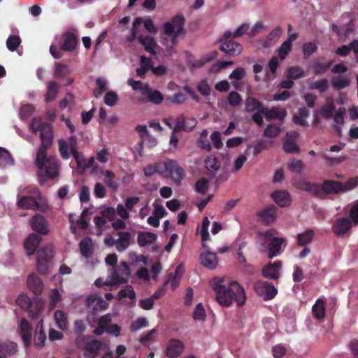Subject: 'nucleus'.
Here are the masks:
<instances>
[{"label": "nucleus", "mask_w": 358, "mask_h": 358, "mask_svg": "<svg viewBox=\"0 0 358 358\" xmlns=\"http://www.w3.org/2000/svg\"><path fill=\"white\" fill-rule=\"evenodd\" d=\"M29 128L34 134L40 132L41 144L36 152L35 164L38 169L39 182L44 185L48 180H53L59 176V164L58 159L53 156H48V150L51 147L53 141V129L52 125L43 122L41 117H34Z\"/></svg>", "instance_id": "nucleus-1"}, {"label": "nucleus", "mask_w": 358, "mask_h": 358, "mask_svg": "<svg viewBox=\"0 0 358 358\" xmlns=\"http://www.w3.org/2000/svg\"><path fill=\"white\" fill-rule=\"evenodd\" d=\"M210 285L215 292L217 301L221 306L229 307L234 301L237 303L238 306L244 305L245 293L237 282L232 281L226 285L224 279L215 278L210 282Z\"/></svg>", "instance_id": "nucleus-2"}, {"label": "nucleus", "mask_w": 358, "mask_h": 358, "mask_svg": "<svg viewBox=\"0 0 358 358\" xmlns=\"http://www.w3.org/2000/svg\"><path fill=\"white\" fill-rule=\"evenodd\" d=\"M296 188L307 192L318 199H324L327 194H338L342 192L343 182L334 180H324L322 184L311 182L304 179L296 180Z\"/></svg>", "instance_id": "nucleus-3"}, {"label": "nucleus", "mask_w": 358, "mask_h": 358, "mask_svg": "<svg viewBox=\"0 0 358 358\" xmlns=\"http://www.w3.org/2000/svg\"><path fill=\"white\" fill-rule=\"evenodd\" d=\"M185 17L180 13L173 17L170 21L166 22L163 25V32L171 38L172 45H176L177 38L185 35Z\"/></svg>", "instance_id": "nucleus-4"}, {"label": "nucleus", "mask_w": 358, "mask_h": 358, "mask_svg": "<svg viewBox=\"0 0 358 358\" xmlns=\"http://www.w3.org/2000/svg\"><path fill=\"white\" fill-rule=\"evenodd\" d=\"M77 43L78 38L73 33L64 32L59 43L60 49L52 44L50 47V52L55 59H58L63 56L62 50L72 52L76 49Z\"/></svg>", "instance_id": "nucleus-5"}, {"label": "nucleus", "mask_w": 358, "mask_h": 358, "mask_svg": "<svg viewBox=\"0 0 358 358\" xmlns=\"http://www.w3.org/2000/svg\"><path fill=\"white\" fill-rule=\"evenodd\" d=\"M41 197L40 191L34 188L29 192L28 195L22 196L18 199L17 206L22 209L38 210L41 208L38 201Z\"/></svg>", "instance_id": "nucleus-6"}, {"label": "nucleus", "mask_w": 358, "mask_h": 358, "mask_svg": "<svg viewBox=\"0 0 358 358\" xmlns=\"http://www.w3.org/2000/svg\"><path fill=\"white\" fill-rule=\"evenodd\" d=\"M163 166L164 176L169 174L174 182L178 186H180L181 185V180L185 178V172L178 164V162L173 159H168L163 162Z\"/></svg>", "instance_id": "nucleus-7"}, {"label": "nucleus", "mask_w": 358, "mask_h": 358, "mask_svg": "<svg viewBox=\"0 0 358 358\" xmlns=\"http://www.w3.org/2000/svg\"><path fill=\"white\" fill-rule=\"evenodd\" d=\"M53 247L52 245H46L39 249L37 255V271L40 274L46 275L49 271V260L52 257Z\"/></svg>", "instance_id": "nucleus-8"}, {"label": "nucleus", "mask_w": 358, "mask_h": 358, "mask_svg": "<svg viewBox=\"0 0 358 358\" xmlns=\"http://www.w3.org/2000/svg\"><path fill=\"white\" fill-rule=\"evenodd\" d=\"M254 289L257 294L265 301L273 299L278 293V290L274 285L263 280L255 282Z\"/></svg>", "instance_id": "nucleus-9"}, {"label": "nucleus", "mask_w": 358, "mask_h": 358, "mask_svg": "<svg viewBox=\"0 0 358 358\" xmlns=\"http://www.w3.org/2000/svg\"><path fill=\"white\" fill-rule=\"evenodd\" d=\"M129 275V267L125 262H122L120 266L113 269L111 273V281L106 285H118L127 282Z\"/></svg>", "instance_id": "nucleus-10"}, {"label": "nucleus", "mask_w": 358, "mask_h": 358, "mask_svg": "<svg viewBox=\"0 0 358 358\" xmlns=\"http://www.w3.org/2000/svg\"><path fill=\"white\" fill-rule=\"evenodd\" d=\"M233 38L227 39L222 36L220 50L230 56H236L241 53L243 47L240 43L233 41Z\"/></svg>", "instance_id": "nucleus-11"}, {"label": "nucleus", "mask_w": 358, "mask_h": 358, "mask_svg": "<svg viewBox=\"0 0 358 358\" xmlns=\"http://www.w3.org/2000/svg\"><path fill=\"white\" fill-rule=\"evenodd\" d=\"M196 124L197 121L194 117H185L183 115H180L176 119L173 132L180 131L190 132L196 127Z\"/></svg>", "instance_id": "nucleus-12"}, {"label": "nucleus", "mask_w": 358, "mask_h": 358, "mask_svg": "<svg viewBox=\"0 0 358 358\" xmlns=\"http://www.w3.org/2000/svg\"><path fill=\"white\" fill-rule=\"evenodd\" d=\"M31 229L41 235H47L49 233L48 224L43 215L36 214L30 221Z\"/></svg>", "instance_id": "nucleus-13"}, {"label": "nucleus", "mask_w": 358, "mask_h": 358, "mask_svg": "<svg viewBox=\"0 0 358 358\" xmlns=\"http://www.w3.org/2000/svg\"><path fill=\"white\" fill-rule=\"evenodd\" d=\"M185 345L179 339L171 338L169 340L166 350V355L169 358H177L184 351Z\"/></svg>", "instance_id": "nucleus-14"}, {"label": "nucleus", "mask_w": 358, "mask_h": 358, "mask_svg": "<svg viewBox=\"0 0 358 358\" xmlns=\"http://www.w3.org/2000/svg\"><path fill=\"white\" fill-rule=\"evenodd\" d=\"M19 332L25 347L30 346L32 338V327L24 318H22L20 321Z\"/></svg>", "instance_id": "nucleus-15"}, {"label": "nucleus", "mask_w": 358, "mask_h": 358, "mask_svg": "<svg viewBox=\"0 0 358 358\" xmlns=\"http://www.w3.org/2000/svg\"><path fill=\"white\" fill-rule=\"evenodd\" d=\"M352 227V222L348 217L337 219L332 225L333 232L338 236H343Z\"/></svg>", "instance_id": "nucleus-16"}, {"label": "nucleus", "mask_w": 358, "mask_h": 358, "mask_svg": "<svg viewBox=\"0 0 358 358\" xmlns=\"http://www.w3.org/2000/svg\"><path fill=\"white\" fill-rule=\"evenodd\" d=\"M17 348V345L15 342L10 341L0 342V358H9L15 355Z\"/></svg>", "instance_id": "nucleus-17"}, {"label": "nucleus", "mask_w": 358, "mask_h": 358, "mask_svg": "<svg viewBox=\"0 0 358 358\" xmlns=\"http://www.w3.org/2000/svg\"><path fill=\"white\" fill-rule=\"evenodd\" d=\"M41 241V237L36 234H31L26 238L24 248L27 255L30 256L35 253Z\"/></svg>", "instance_id": "nucleus-18"}, {"label": "nucleus", "mask_w": 358, "mask_h": 358, "mask_svg": "<svg viewBox=\"0 0 358 358\" xmlns=\"http://www.w3.org/2000/svg\"><path fill=\"white\" fill-rule=\"evenodd\" d=\"M143 96H146V101H149L155 104H159L164 100L162 94L157 90L152 89L148 84L145 85Z\"/></svg>", "instance_id": "nucleus-19"}, {"label": "nucleus", "mask_w": 358, "mask_h": 358, "mask_svg": "<svg viewBox=\"0 0 358 358\" xmlns=\"http://www.w3.org/2000/svg\"><path fill=\"white\" fill-rule=\"evenodd\" d=\"M281 266V262L277 261L268 264L262 269V275L265 278L278 280L280 277L279 268Z\"/></svg>", "instance_id": "nucleus-20"}, {"label": "nucleus", "mask_w": 358, "mask_h": 358, "mask_svg": "<svg viewBox=\"0 0 358 358\" xmlns=\"http://www.w3.org/2000/svg\"><path fill=\"white\" fill-rule=\"evenodd\" d=\"M27 286L35 295H40L43 289V284L41 278L34 273L28 276Z\"/></svg>", "instance_id": "nucleus-21"}, {"label": "nucleus", "mask_w": 358, "mask_h": 358, "mask_svg": "<svg viewBox=\"0 0 358 358\" xmlns=\"http://www.w3.org/2000/svg\"><path fill=\"white\" fill-rule=\"evenodd\" d=\"M201 264L209 269H214L218 264L217 254L211 252H203L200 256Z\"/></svg>", "instance_id": "nucleus-22"}, {"label": "nucleus", "mask_w": 358, "mask_h": 358, "mask_svg": "<svg viewBox=\"0 0 358 358\" xmlns=\"http://www.w3.org/2000/svg\"><path fill=\"white\" fill-rule=\"evenodd\" d=\"M282 33L280 27L274 28L263 40L262 45L264 48H269L273 46L280 38Z\"/></svg>", "instance_id": "nucleus-23"}, {"label": "nucleus", "mask_w": 358, "mask_h": 358, "mask_svg": "<svg viewBox=\"0 0 358 358\" xmlns=\"http://www.w3.org/2000/svg\"><path fill=\"white\" fill-rule=\"evenodd\" d=\"M277 208L274 205L265 208L257 213L259 218L266 224H270L275 220L277 215Z\"/></svg>", "instance_id": "nucleus-24"}, {"label": "nucleus", "mask_w": 358, "mask_h": 358, "mask_svg": "<svg viewBox=\"0 0 358 358\" xmlns=\"http://www.w3.org/2000/svg\"><path fill=\"white\" fill-rule=\"evenodd\" d=\"M119 238L116 240V249L118 252L126 250L130 245L131 233L129 231H118Z\"/></svg>", "instance_id": "nucleus-25"}, {"label": "nucleus", "mask_w": 358, "mask_h": 358, "mask_svg": "<svg viewBox=\"0 0 358 358\" xmlns=\"http://www.w3.org/2000/svg\"><path fill=\"white\" fill-rule=\"evenodd\" d=\"M138 41L144 47L146 52L152 55H156L155 48L157 46V43L152 36L140 35L138 36Z\"/></svg>", "instance_id": "nucleus-26"}, {"label": "nucleus", "mask_w": 358, "mask_h": 358, "mask_svg": "<svg viewBox=\"0 0 358 358\" xmlns=\"http://www.w3.org/2000/svg\"><path fill=\"white\" fill-rule=\"evenodd\" d=\"M271 196L280 207L288 206L291 203L290 195L287 191H275L271 194Z\"/></svg>", "instance_id": "nucleus-27"}, {"label": "nucleus", "mask_w": 358, "mask_h": 358, "mask_svg": "<svg viewBox=\"0 0 358 358\" xmlns=\"http://www.w3.org/2000/svg\"><path fill=\"white\" fill-rule=\"evenodd\" d=\"M261 112L267 119L282 120L287 115V112L285 109H279L277 107H272L271 109L262 108L261 109Z\"/></svg>", "instance_id": "nucleus-28"}, {"label": "nucleus", "mask_w": 358, "mask_h": 358, "mask_svg": "<svg viewBox=\"0 0 358 358\" xmlns=\"http://www.w3.org/2000/svg\"><path fill=\"white\" fill-rule=\"evenodd\" d=\"M80 254L86 259L90 258L94 252L92 241L90 237H85L79 243Z\"/></svg>", "instance_id": "nucleus-29"}, {"label": "nucleus", "mask_w": 358, "mask_h": 358, "mask_svg": "<svg viewBox=\"0 0 358 358\" xmlns=\"http://www.w3.org/2000/svg\"><path fill=\"white\" fill-rule=\"evenodd\" d=\"M285 241L284 238L278 237H273L271 239L268 244V258H273L280 254L282 245Z\"/></svg>", "instance_id": "nucleus-30"}, {"label": "nucleus", "mask_w": 358, "mask_h": 358, "mask_svg": "<svg viewBox=\"0 0 358 358\" xmlns=\"http://www.w3.org/2000/svg\"><path fill=\"white\" fill-rule=\"evenodd\" d=\"M46 341V334L43 329V320L37 324L34 338V345L38 348L44 346Z\"/></svg>", "instance_id": "nucleus-31"}, {"label": "nucleus", "mask_w": 358, "mask_h": 358, "mask_svg": "<svg viewBox=\"0 0 358 358\" xmlns=\"http://www.w3.org/2000/svg\"><path fill=\"white\" fill-rule=\"evenodd\" d=\"M157 238V235L152 232L141 231L137 236V243L140 247H145L155 242Z\"/></svg>", "instance_id": "nucleus-32"}, {"label": "nucleus", "mask_w": 358, "mask_h": 358, "mask_svg": "<svg viewBox=\"0 0 358 358\" xmlns=\"http://www.w3.org/2000/svg\"><path fill=\"white\" fill-rule=\"evenodd\" d=\"M101 347L102 343L100 341L92 339L86 344L85 348L90 355L85 354V356L87 358H96Z\"/></svg>", "instance_id": "nucleus-33"}, {"label": "nucleus", "mask_w": 358, "mask_h": 358, "mask_svg": "<svg viewBox=\"0 0 358 358\" xmlns=\"http://www.w3.org/2000/svg\"><path fill=\"white\" fill-rule=\"evenodd\" d=\"M59 90V85L55 81H50L47 84V93L45 99L47 102L52 101L57 97Z\"/></svg>", "instance_id": "nucleus-34"}, {"label": "nucleus", "mask_w": 358, "mask_h": 358, "mask_svg": "<svg viewBox=\"0 0 358 358\" xmlns=\"http://www.w3.org/2000/svg\"><path fill=\"white\" fill-rule=\"evenodd\" d=\"M336 110V106L333 100H328L327 103L321 108L320 114L324 119L329 120L334 116Z\"/></svg>", "instance_id": "nucleus-35"}, {"label": "nucleus", "mask_w": 358, "mask_h": 358, "mask_svg": "<svg viewBox=\"0 0 358 358\" xmlns=\"http://www.w3.org/2000/svg\"><path fill=\"white\" fill-rule=\"evenodd\" d=\"M313 316L317 320H322L325 317V303L322 299H317L312 308Z\"/></svg>", "instance_id": "nucleus-36"}, {"label": "nucleus", "mask_w": 358, "mask_h": 358, "mask_svg": "<svg viewBox=\"0 0 358 358\" xmlns=\"http://www.w3.org/2000/svg\"><path fill=\"white\" fill-rule=\"evenodd\" d=\"M250 29V25L248 23H243L241 26L238 27V29L231 32L230 31H226L223 34V37L224 38H238L242 36L243 34H246Z\"/></svg>", "instance_id": "nucleus-37"}, {"label": "nucleus", "mask_w": 358, "mask_h": 358, "mask_svg": "<svg viewBox=\"0 0 358 358\" xmlns=\"http://www.w3.org/2000/svg\"><path fill=\"white\" fill-rule=\"evenodd\" d=\"M163 167V162L148 165L143 169L144 174L147 177H151L155 173H159L161 176H164Z\"/></svg>", "instance_id": "nucleus-38"}, {"label": "nucleus", "mask_w": 358, "mask_h": 358, "mask_svg": "<svg viewBox=\"0 0 358 358\" xmlns=\"http://www.w3.org/2000/svg\"><path fill=\"white\" fill-rule=\"evenodd\" d=\"M350 85V80L344 76H338L331 80V85L334 90H343Z\"/></svg>", "instance_id": "nucleus-39"}, {"label": "nucleus", "mask_w": 358, "mask_h": 358, "mask_svg": "<svg viewBox=\"0 0 358 358\" xmlns=\"http://www.w3.org/2000/svg\"><path fill=\"white\" fill-rule=\"evenodd\" d=\"M112 321L111 316L109 314L101 316L98 320V326L94 329V334L97 336L101 335L106 332V325Z\"/></svg>", "instance_id": "nucleus-40"}, {"label": "nucleus", "mask_w": 358, "mask_h": 358, "mask_svg": "<svg viewBox=\"0 0 358 358\" xmlns=\"http://www.w3.org/2000/svg\"><path fill=\"white\" fill-rule=\"evenodd\" d=\"M314 237V231L312 229H307L303 233L299 234L297 236L298 245L305 246L310 243Z\"/></svg>", "instance_id": "nucleus-41"}, {"label": "nucleus", "mask_w": 358, "mask_h": 358, "mask_svg": "<svg viewBox=\"0 0 358 358\" xmlns=\"http://www.w3.org/2000/svg\"><path fill=\"white\" fill-rule=\"evenodd\" d=\"M54 317L59 329L66 330L68 326V321L66 314L60 310L55 312Z\"/></svg>", "instance_id": "nucleus-42"}, {"label": "nucleus", "mask_w": 358, "mask_h": 358, "mask_svg": "<svg viewBox=\"0 0 358 358\" xmlns=\"http://www.w3.org/2000/svg\"><path fill=\"white\" fill-rule=\"evenodd\" d=\"M329 87V81L327 78H322L319 80L314 81L309 85L310 90H317L320 93L325 92Z\"/></svg>", "instance_id": "nucleus-43"}, {"label": "nucleus", "mask_w": 358, "mask_h": 358, "mask_svg": "<svg viewBox=\"0 0 358 358\" xmlns=\"http://www.w3.org/2000/svg\"><path fill=\"white\" fill-rule=\"evenodd\" d=\"M304 75V71L302 68L296 66L287 69L286 78H290L292 80L302 78Z\"/></svg>", "instance_id": "nucleus-44"}, {"label": "nucleus", "mask_w": 358, "mask_h": 358, "mask_svg": "<svg viewBox=\"0 0 358 358\" xmlns=\"http://www.w3.org/2000/svg\"><path fill=\"white\" fill-rule=\"evenodd\" d=\"M281 128L275 124H269L265 128L263 135L268 138H276L279 136Z\"/></svg>", "instance_id": "nucleus-45"}, {"label": "nucleus", "mask_w": 358, "mask_h": 358, "mask_svg": "<svg viewBox=\"0 0 358 358\" xmlns=\"http://www.w3.org/2000/svg\"><path fill=\"white\" fill-rule=\"evenodd\" d=\"M13 164L10 153L3 148L0 147V166H6Z\"/></svg>", "instance_id": "nucleus-46"}, {"label": "nucleus", "mask_w": 358, "mask_h": 358, "mask_svg": "<svg viewBox=\"0 0 358 358\" xmlns=\"http://www.w3.org/2000/svg\"><path fill=\"white\" fill-rule=\"evenodd\" d=\"M21 43V38L17 35H10L6 41V47L11 51L14 52L17 49Z\"/></svg>", "instance_id": "nucleus-47"}, {"label": "nucleus", "mask_w": 358, "mask_h": 358, "mask_svg": "<svg viewBox=\"0 0 358 358\" xmlns=\"http://www.w3.org/2000/svg\"><path fill=\"white\" fill-rule=\"evenodd\" d=\"M70 71L69 66L62 63H57L55 65V76L58 78H66Z\"/></svg>", "instance_id": "nucleus-48"}, {"label": "nucleus", "mask_w": 358, "mask_h": 358, "mask_svg": "<svg viewBox=\"0 0 358 358\" xmlns=\"http://www.w3.org/2000/svg\"><path fill=\"white\" fill-rule=\"evenodd\" d=\"M43 303L39 301H36L34 304L31 303V306H30L29 309L27 310L29 317L34 320L37 319L43 309Z\"/></svg>", "instance_id": "nucleus-49"}, {"label": "nucleus", "mask_w": 358, "mask_h": 358, "mask_svg": "<svg viewBox=\"0 0 358 358\" xmlns=\"http://www.w3.org/2000/svg\"><path fill=\"white\" fill-rule=\"evenodd\" d=\"M96 85L97 87L93 90V94L96 98H99L106 90L107 81L103 78H99L96 80Z\"/></svg>", "instance_id": "nucleus-50"}, {"label": "nucleus", "mask_w": 358, "mask_h": 358, "mask_svg": "<svg viewBox=\"0 0 358 358\" xmlns=\"http://www.w3.org/2000/svg\"><path fill=\"white\" fill-rule=\"evenodd\" d=\"M283 150L287 153H298L300 151L296 143L290 139H286L282 145Z\"/></svg>", "instance_id": "nucleus-51"}, {"label": "nucleus", "mask_w": 358, "mask_h": 358, "mask_svg": "<svg viewBox=\"0 0 358 358\" xmlns=\"http://www.w3.org/2000/svg\"><path fill=\"white\" fill-rule=\"evenodd\" d=\"M197 91L203 96L208 97L210 95L211 88L206 79L201 80L197 85Z\"/></svg>", "instance_id": "nucleus-52"}, {"label": "nucleus", "mask_w": 358, "mask_h": 358, "mask_svg": "<svg viewBox=\"0 0 358 358\" xmlns=\"http://www.w3.org/2000/svg\"><path fill=\"white\" fill-rule=\"evenodd\" d=\"M332 64V61H329L326 63L321 62H315L313 68L315 74L320 75L324 73L331 66Z\"/></svg>", "instance_id": "nucleus-53"}, {"label": "nucleus", "mask_w": 358, "mask_h": 358, "mask_svg": "<svg viewBox=\"0 0 358 358\" xmlns=\"http://www.w3.org/2000/svg\"><path fill=\"white\" fill-rule=\"evenodd\" d=\"M199 147L201 148L206 150L207 151L211 150V145L210 141L208 139V131L206 130H203L200 135L199 140L198 141Z\"/></svg>", "instance_id": "nucleus-54"}, {"label": "nucleus", "mask_w": 358, "mask_h": 358, "mask_svg": "<svg viewBox=\"0 0 358 358\" xmlns=\"http://www.w3.org/2000/svg\"><path fill=\"white\" fill-rule=\"evenodd\" d=\"M292 43L289 41H285L282 43L280 47L278 50V57L281 60H284L287 55L292 50Z\"/></svg>", "instance_id": "nucleus-55"}, {"label": "nucleus", "mask_w": 358, "mask_h": 358, "mask_svg": "<svg viewBox=\"0 0 358 358\" xmlns=\"http://www.w3.org/2000/svg\"><path fill=\"white\" fill-rule=\"evenodd\" d=\"M128 297L133 300L136 298V293L131 285H127L118 292V299Z\"/></svg>", "instance_id": "nucleus-56"}, {"label": "nucleus", "mask_w": 358, "mask_h": 358, "mask_svg": "<svg viewBox=\"0 0 358 358\" xmlns=\"http://www.w3.org/2000/svg\"><path fill=\"white\" fill-rule=\"evenodd\" d=\"M217 52L215 51V52H210L208 55L203 56V57H201L199 60H196L194 62V66L196 68H200V67L203 66L206 64H207V63L210 62V61L213 60L214 59H215L217 57Z\"/></svg>", "instance_id": "nucleus-57"}, {"label": "nucleus", "mask_w": 358, "mask_h": 358, "mask_svg": "<svg viewBox=\"0 0 358 358\" xmlns=\"http://www.w3.org/2000/svg\"><path fill=\"white\" fill-rule=\"evenodd\" d=\"M59 145V152L60 155L63 159H68L70 158V152L69 150L70 149L67 142L63 139H60L58 141Z\"/></svg>", "instance_id": "nucleus-58"}, {"label": "nucleus", "mask_w": 358, "mask_h": 358, "mask_svg": "<svg viewBox=\"0 0 358 358\" xmlns=\"http://www.w3.org/2000/svg\"><path fill=\"white\" fill-rule=\"evenodd\" d=\"M102 174L106 178V183L110 188L116 189L117 188V183L114 181L115 174L112 171L106 170L102 172Z\"/></svg>", "instance_id": "nucleus-59"}, {"label": "nucleus", "mask_w": 358, "mask_h": 358, "mask_svg": "<svg viewBox=\"0 0 358 358\" xmlns=\"http://www.w3.org/2000/svg\"><path fill=\"white\" fill-rule=\"evenodd\" d=\"M227 100L231 106L236 107L241 103L242 97L237 92L232 91L229 94Z\"/></svg>", "instance_id": "nucleus-60"}, {"label": "nucleus", "mask_w": 358, "mask_h": 358, "mask_svg": "<svg viewBox=\"0 0 358 358\" xmlns=\"http://www.w3.org/2000/svg\"><path fill=\"white\" fill-rule=\"evenodd\" d=\"M16 303L22 309L27 310L30 306H31V299L25 294H20L16 299Z\"/></svg>", "instance_id": "nucleus-61"}, {"label": "nucleus", "mask_w": 358, "mask_h": 358, "mask_svg": "<svg viewBox=\"0 0 358 358\" xmlns=\"http://www.w3.org/2000/svg\"><path fill=\"white\" fill-rule=\"evenodd\" d=\"M205 166L208 170L217 171L220 164L216 157L208 156L205 159Z\"/></svg>", "instance_id": "nucleus-62"}, {"label": "nucleus", "mask_w": 358, "mask_h": 358, "mask_svg": "<svg viewBox=\"0 0 358 358\" xmlns=\"http://www.w3.org/2000/svg\"><path fill=\"white\" fill-rule=\"evenodd\" d=\"M304 166L302 162L299 159H293L288 164V169L292 172H295L297 174H301L303 171Z\"/></svg>", "instance_id": "nucleus-63"}, {"label": "nucleus", "mask_w": 358, "mask_h": 358, "mask_svg": "<svg viewBox=\"0 0 358 358\" xmlns=\"http://www.w3.org/2000/svg\"><path fill=\"white\" fill-rule=\"evenodd\" d=\"M208 189V181L205 178L198 180L195 184L196 192L201 194H205Z\"/></svg>", "instance_id": "nucleus-64"}]
</instances>
